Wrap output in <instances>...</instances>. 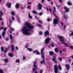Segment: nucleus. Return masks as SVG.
Masks as SVG:
<instances>
[{"mask_svg": "<svg viewBox=\"0 0 73 73\" xmlns=\"http://www.w3.org/2000/svg\"><path fill=\"white\" fill-rule=\"evenodd\" d=\"M64 8L66 12H69V9H68V8L66 7L65 6H64Z\"/></svg>", "mask_w": 73, "mask_h": 73, "instance_id": "nucleus-9", "label": "nucleus"}, {"mask_svg": "<svg viewBox=\"0 0 73 73\" xmlns=\"http://www.w3.org/2000/svg\"><path fill=\"white\" fill-rule=\"evenodd\" d=\"M68 61L69 62H71L72 60L70 59H68Z\"/></svg>", "mask_w": 73, "mask_h": 73, "instance_id": "nucleus-58", "label": "nucleus"}, {"mask_svg": "<svg viewBox=\"0 0 73 73\" xmlns=\"http://www.w3.org/2000/svg\"><path fill=\"white\" fill-rule=\"evenodd\" d=\"M73 36V31L71 33L70 35H69V36L70 37V36Z\"/></svg>", "mask_w": 73, "mask_h": 73, "instance_id": "nucleus-37", "label": "nucleus"}, {"mask_svg": "<svg viewBox=\"0 0 73 73\" xmlns=\"http://www.w3.org/2000/svg\"><path fill=\"white\" fill-rule=\"evenodd\" d=\"M57 66V65H55L54 66V72L55 73H57L58 72V68Z\"/></svg>", "mask_w": 73, "mask_h": 73, "instance_id": "nucleus-4", "label": "nucleus"}, {"mask_svg": "<svg viewBox=\"0 0 73 73\" xmlns=\"http://www.w3.org/2000/svg\"><path fill=\"white\" fill-rule=\"evenodd\" d=\"M42 12H41L39 13V16H42Z\"/></svg>", "mask_w": 73, "mask_h": 73, "instance_id": "nucleus-43", "label": "nucleus"}, {"mask_svg": "<svg viewBox=\"0 0 73 73\" xmlns=\"http://www.w3.org/2000/svg\"><path fill=\"white\" fill-rule=\"evenodd\" d=\"M28 45L27 44H26L25 46V47L26 48H28Z\"/></svg>", "mask_w": 73, "mask_h": 73, "instance_id": "nucleus-52", "label": "nucleus"}, {"mask_svg": "<svg viewBox=\"0 0 73 73\" xmlns=\"http://www.w3.org/2000/svg\"><path fill=\"white\" fill-rule=\"evenodd\" d=\"M44 1H45V0H42V3H44Z\"/></svg>", "mask_w": 73, "mask_h": 73, "instance_id": "nucleus-61", "label": "nucleus"}, {"mask_svg": "<svg viewBox=\"0 0 73 73\" xmlns=\"http://www.w3.org/2000/svg\"><path fill=\"white\" fill-rule=\"evenodd\" d=\"M44 47H43L41 50L40 54H41V57L42 58H44Z\"/></svg>", "mask_w": 73, "mask_h": 73, "instance_id": "nucleus-3", "label": "nucleus"}, {"mask_svg": "<svg viewBox=\"0 0 73 73\" xmlns=\"http://www.w3.org/2000/svg\"><path fill=\"white\" fill-rule=\"evenodd\" d=\"M0 73H3V70H0Z\"/></svg>", "mask_w": 73, "mask_h": 73, "instance_id": "nucleus-39", "label": "nucleus"}, {"mask_svg": "<svg viewBox=\"0 0 73 73\" xmlns=\"http://www.w3.org/2000/svg\"><path fill=\"white\" fill-rule=\"evenodd\" d=\"M53 8H54V12L56 13V8H55V7H53Z\"/></svg>", "mask_w": 73, "mask_h": 73, "instance_id": "nucleus-41", "label": "nucleus"}, {"mask_svg": "<svg viewBox=\"0 0 73 73\" xmlns=\"http://www.w3.org/2000/svg\"><path fill=\"white\" fill-rule=\"evenodd\" d=\"M1 51H2V52H3V51L4 50V48L3 46H2L1 47Z\"/></svg>", "mask_w": 73, "mask_h": 73, "instance_id": "nucleus-32", "label": "nucleus"}, {"mask_svg": "<svg viewBox=\"0 0 73 73\" xmlns=\"http://www.w3.org/2000/svg\"><path fill=\"white\" fill-rule=\"evenodd\" d=\"M9 23L10 24H12V20H11L9 19Z\"/></svg>", "mask_w": 73, "mask_h": 73, "instance_id": "nucleus-34", "label": "nucleus"}, {"mask_svg": "<svg viewBox=\"0 0 73 73\" xmlns=\"http://www.w3.org/2000/svg\"><path fill=\"white\" fill-rule=\"evenodd\" d=\"M15 49H16L17 50H18V47L16 46L15 47Z\"/></svg>", "mask_w": 73, "mask_h": 73, "instance_id": "nucleus-55", "label": "nucleus"}, {"mask_svg": "<svg viewBox=\"0 0 73 73\" xmlns=\"http://www.w3.org/2000/svg\"><path fill=\"white\" fill-rule=\"evenodd\" d=\"M34 28V26L30 24L29 22H26L25 26L21 29L22 33L25 35H31L30 31Z\"/></svg>", "mask_w": 73, "mask_h": 73, "instance_id": "nucleus-1", "label": "nucleus"}, {"mask_svg": "<svg viewBox=\"0 0 73 73\" xmlns=\"http://www.w3.org/2000/svg\"><path fill=\"white\" fill-rule=\"evenodd\" d=\"M49 35V32L47 31H45L44 33V35L45 36H47V35Z\"/></svg>", "mask_w": 73, "mask_h": 73, "instance_id": "nucleus-8", "label": "nucleus"}, {"mask_svg": "<svg viewBox=\"0 0 73 73\" xmlns=\"http://www.w3.org/2000/svg\"><path fill=\"white\" fill-rule=\"evenodd\" d=\"M47 21H50V19L48 18L47 19Z\"/></svg>", "mask_w": 73, "mask_h": 73, "instance_id": "nucleus-54", "label": "nucleus"}, {"mask_svg": "<svg viewBox=\"0 0 73 73\" xmlns=\"http://www.w3.org/2000/svg\"><path fill=\"white\" fill-rule=\"evenodd\" d=\"M49 54H50V55H51V56H52V55H53V52L52 51H50L49 52Z\"/></svg>", "mask_w": 73, "mask_h": 73, "instance_id": "nucleus-26", "label": "nucleus"}, {"mask_svg": "<svg viewBox=\"0 0 73 73\" xmlns=\"http://www.w3.org/2000/svg\"><path fill=\"white\" fill-rule=\"evenodd\" d=\"M69 47L71 49H73V46H69Z\"/></svg>", "mask_w": 73, "mask_h": 73, "instance_id": "nucleus-49", "label": "nucleus"}, {"mask_svg": "<svg viewBox=\"0 0 73 73\" xmlns=\"http://www.w3.org/2000/svg\"><path fill=\"white\" fill-rule=\"evenodd\" d=\"M11 50L12 51V52H13V51L14 50V45H11Z\"/></svg>", "mask_w": 73, "mask_h": 73, "instance_id": "nucleus-15", "label": "nucleus"}, {"mask_svg": "<svg viewBox=\"0 0 73 73\" xmlns=\"http://www.w3.org/2000/svg\"><path fill=\"white\" fill-rule=\"evenodd\" d=\"M42 34H43V33H42V32L41 31H40L39 33V35H42Z\"/></svg>", "mask_w": 73, "mask_h": 73, "instance_id": "nucleus-29", "label": "nucleus"}, {"mask_svg": "<svg viewBox=\"0 0 73 73\" xmlns=\"http://www.w3.org/2000/svg\"><path fill=\"white\" fill-rule=\"evenodd\" d=\"M27 49L29 52H32V51H33V50H32V49L31 48H27Z\"/></svg>", "mask_w": 73, "mask_h": 73, "instance_id": "nucleus-16", "label": "nucleus"}, {"mask_svg": "<svg viewBox=\"0 0 73 73\" xmlns=\"http://www.w3.org/2000/svg\"><path fill=\"white\" fill-rule=\"evenodd\" d=\"M42 7V6H41V4H39L38 5V8L39 9V10H41V9Z\"/></svg>", "mask_w": 73, "mask_h": 73, "instance_id": "nucleus-12", "label": "nucleus"}, {"mask_svg": "<svg viewBox=\"0 0 73 73\" xmlns=\"http://www.w3.org/2000/svg\"><path fill=\"white\" fill-rule=\"evenodd\" d=\"M29 17L30 19H32V17L30 13L29 14Z\"/></svg>", "mask_w": 73, "mask_h": 73, "instance_id": "nucleus-27", "label": "nucleus"}, {"mask_svg": "<svg viewBox=\"0 0 73 73\" xmlns=\"http://www.w3.org/2000/svg\"><path fill=\"white\" fill-rule=\"evenodd\" d=\"M40 63H41L42 64L43 63L44 64V65H45V60L43 59V60L42 61L40 62Z\"/></svg>", "mask_w": 73, "mask_h": 73, "instance_id": "nucleus-20", "label": "nucleus"}, {"mask_svg": "<svg viewBox=\"0 0 73 73\" xmlns=\"http://www.w3.org/2000/svg\"><path fill=\"white\" fill-rule=\"evenodd\" d=\"M27 8H28V9H29V8H30V6H27Z\"/></svg>", "mask_w": 73, "mask_h": 73, "instance_id": "nucleus-57", "label": "nucleus"}, {"mask_svg": "<svg viewBox=\"0 0 73 73\" xmlns=\"http://www.w3.org/2000/svg\"><path fill=\"white\" fill-rule=\"evenodd\" d=\"M10 38L11 40H13V37L12 36V35H10Z\"/></svg>", "mask_w": 73, "mask_h": 73, "instance_id": "nucleus-31", "label": "nucleus"}, {"mask_svg": "<svg viewBox=\"0 0 73 73\" xmlns=\"http://www.w3.org/2000/svg\"><path fill=\"white\" fill-rule=\"evenodd\" d=\"M32 12L34 14H36V13H37L36 11H33Z\"/></svg>", "mask_w": 73, "mask_h": 73, "instance_id": "nucleus-35", "label": "nucleus"}, {"mask_svg": "<svg viewBox=\"0 0 73 73\" xmlns=\"http://www.w3.org/2000/svg\"><path fill=\"white\" fill-rule=\"evenodd\" d=\"M7 4V7H8L9 8H10V7H11V3H8Z\"/></svg>", "mask_w": 73, "mask_h": 73, "instance_id": "nucleus-22", "label": "nucleus"}, {"mask_svg": "<svg viewBox=\"0 0 73 73\" xmlns=\"http://www.w3.org/2000/svg\"><path fill=\"white\" fill-rule=\"evenodd\" d=\"M11 15H12L13 16H15V12L14 11H13L11 13Z\"/></svg>", "mask_w": 73, "mask_h": 73, "instance_id": "nucleus-28", "label": "nucleus"}, {"mask_svg": "<svg viewBox=\"0 0 73 73\" xmlns=\"http://www.w3.org/2000/svg\"><path fill=\"white\" fill-rule=\"evenodd\" d=\"M58 58L60 61H62V58L61 57H59Z\"/></svg>", "mask_w": 73, "mask_h": 73, "instance_id": "nucleus-38", "label": "nucleus"}, {"mask_svg": "<svg viewBox=\"0 0 73 73\" xmlns=\"http://www.w3.org/2000/svg\"><path fill=\"white\" fill-rule=\"evenodd\" d=\"M65 66L67 68V70H69V68H70V66L66 64L65 65Z\"/></svg>", "mask_w": 73, "mask_h": 73, "instance_id": "nucleus-13", "label": "nucleus"}, {"mask_svg": "<svg viewBox=\"0 0 73 73\" xmlns=\"http://www.w3.org/2000/svg\"><path fill=\"white\" fill-rule=\"evenodd\" d=\"M7 29V28L6 27H5V28L3 29V30L4 31H6Z\"/></svg>", "mask_w": 73, "mask_h": 73, "instance_id": "nucleus-53", "label": "nucleus"}, {"mask_svg": "<svg viewBox=\"0 0 73 73\" xmlns=\"http://www.w3.org/2000/svg\"><path fill=\"white\" fill-rule=\"evenodd\" d=\"M36 54H37L38 55H39L40 54V52L38 51V50H36Z\"/></svg>", "mask_w": 73, "mask_h": 73, "instance_id": "nucleus-33", "label": "nucleus"}, {"mask_svg": "<svg viewBox=\"0 0 73 73\" xmlns=\"http://www.w3.org/2000/svg\"><path fill=\"white\" fill-rule=\"evenodd\" d=\"M0 12L1 14V15H3V13H2V11H0Z\"/></svg>", "mask_w": 73, "mask_h": 73, "instance_id": "nucleus-51", "label": "nucleus"}, {"mask_svg": "<svg viewBox=\"0 0 73 73\" xmlns=\"http://www.w3.org/2000/svg\"><path fill=\"white\" fill-rule=\"evenodd\" d=\"M36 70V68H33L32 73H33V72H35V71Z\"/></svg>", "mask_w": 73, "mask_h": 73, "instance_id": "nucleus-30", "label": "nucleus"}, {"mask_svg": "<svg viewBox=\"0 0 73 73\" xmlns=\"http://www.w3.org/2000/svg\"><path fill=\"white\" fill-rule=\"evenodd\" d=\"M33 67H34L35 68H37V62H36V61H34L33 62Z\"/></svg>", "mask_w": 73, "mask_h": 73, "instance_id": "nucleus-7", "label": "nucleus"}, {"mask_svg": "<svg viewBox=\"0 0 73 73\" xmlns=\"http://www.w3.org/2000/svg\"><path fill=\"white\" fill-rule=\"evenodd\" d=\"M38 21L39 23H42V21H41V20H39Z\"/></svg>", "mask_w": 73, "mask_h": 73, "instance_id": "nucleus-46", "label": "nucleus"}, {"mask_svg": "<svg viewBox=\"0 0 73 73\" xmlns=\"http://www.w3.org/2000/svg\"><path fill=\"white\" fill-rule=\"evenodd\" d=\"M36 50H35V51H34L33 52V53H36Z\"/></svg>", "mask_w": 73, "mask_h": 73, "instance_id": "nucleus-60", "label": "nucleus"}, {"mask_svg": "<svg viewBox=\"0 0 73 73\" xmlns=\"http://www.w3.org/2000/svg\"><path fill=\"white\" fill-rule=\"evenodd\" d=\"M15 62L16 63H19L20 62V60L19 59H17L15 61Z\"/></svg>", "mask_w": 73, "mask_h": 73, "instance_id": "nucleus-25", "label": "nucleus"}, {"mask_svg": "<svg viewBox=\"0 0 73 73\" xmlns=\"http://www.w3.org/2000/svg\"><path fill=\"white\" fill-rule=\"evenodd\" d=\"M8 55L10 57H13V55L11 53H10L8 54Z\"/></svg>", "mask_w": 73, "mask_h": 73, "instance_id": "nucleus-21", "label": "nucleus"}, {"mask_svg": "<svg viewBox=\"0 0 73 73\" xmlns=\"http://www.w3.org/2000/svg\"><path fill=\"white\" fill-rule=\"evenodd\" d=\"M6 34V32H5V31H3L2 34V36H5V35Z\"/></svg>", "mask_w": 73, "mask_h": 73, "instance_id": "nucleus-17", "label": "nucleus"}, {"mask_svg": "<svg viewBox=\"0 0 73 73\" xmlns=\"http://www.w3.org/2000/svg\"><path fill=\"white\" fill-rule=\"evenodd\" d=\"M52 13H53V15H54V16H55V17H56V18H57V16H56V14H55V13H54L53 12Z\"/></svg>", "mask_w": 73, "mask_h": 73, "instance_id": "nucleus-36", "label": "nucleus"}, {"mask_svg": "<svg viewBox=\"0 0 73 73\" xmlns=\"http://www.w3.org/2000/svg\"><path fill=\"white\" fill-rule=\"evenodd\" d=\"M70 57H71V58H73V55L71 56Z\"/></svg>", "mask_w": 73, "mask_h": 73, "instance_id": "nucleus-63", "label": "nucleus"}, {"mask_svg": "<svg viewBox=\"0 0 73 73\" xmlns=\"http://www.w3.org/2000/svg\"><path fill=\"white\" fill-rule=\"evenodd\" d=\"M67 4H68V5L70 6L72 5V3L70 1H68L67 2Z\"/></svg>", "mask_w": 73, "mask_h": 73, "instance_id": "nucleus-18", "label": "nucleus"}, {"mask_svg": "<svg viewBox=\"0 0 73 73\" xmlns=\"http://www.w3.org/2000/svg\"><path fill=\"white\" fill-rule=\"evenodd\" d=\"M58 37L59 38H60V41H61L62 42V44H64V45H65L66 46V47H68V44H67L66 43H65V41L64 40V39H63V38L62 36H58Z\"/></svg>", "mask_w": 73, "mask_h": 73, "instance_id": "nucleus-2", "label": "nucleus"}, {"mask_svg": "<svg viewBox=\"0 0 73 73\" xmlns=\"http://www.w3.org/2000/svg\"><path fill=\"white\" fill-rule=\"evenodd\" d=\"M60 3H62V0H59Z\"/></svg>", "mask_w": 73, "mask_h": 73, "instance_id": "nucleus-62", "label": "nucleus"}, {"mask_svg": "<svg viewBox=\"0 0 73 73\" xmlns=\"http://www.w3.org/2000/svg\"><path fill=\"white\" fill-rule=\"evenodd\" d=\"M52 61L55 63V64H57V62L56 61V57L54 56L53 58H52Z\"/></svg>", "mask_w": 73, "mask_h": 73, "instance_id": "nucleus-10", "label": "nucleus"}, {"mask_svg": "<svg viewBox=\"0 0 73 73\" xmlns=\"http://www.w3.org/2000/svg\"><path fill=\"white\" fill-rule=\"evenodd\" d=\"M38 73V71H35V73Z\"/></svg>", "mask_w": 73, "mask_h": 73, "instance_id": "nucleus-64", "label": "nucleus"}, {"mask_svg": "<svg viewBox=\"0 0 73 73\" xmlns=\"http://www.w3.org/2000/svg\"><path fill=\"white\" fill-rule=\"evenodd\" d=\"M11 30L12 31H15V29L14 28H11Z\"/></svg>", "mask_w": 73, "mask_h": 73, "instance_id": "nucleus-47", "label": "nucleus"}, {"mask_svg": "<svg viewBox=\"0 0 73 73\" xmlns=\"http://www.w3.org/2000/svg\"><path fill=\"white\" fill-rule=\"evenodd\" d=\"M49 40H50V39L49 37H48L46 38L45 40V44H46L49 43Z\"/></svg>", "mask_w": 73, "mask_h": 73, "instance_id": "nucleus-6", "label": "nucleus"}, {"mask_svg": "<svg viewBox=\"0 0 73 73\" xmlns=\"http://www.w3.org/2000/svg\"><path fill=\"white\" fill-rule=\"evenodd\" d=\"M11 18L12 19V20H14L15 18H14V17H13V16Z\"/></svg>", "mask_w": 73, "mask_h": 73, "instance_id": "nucleus-48", "label": "nucleus"}, {"mask_svg": "<svg viewBox=\"0 0 73 73\" xmlns=\"http://www.w3.org/2000/svg\"><path fill=\"white\" fill-rule=\"evenodd\" d=\"M43 71V70H41L40 71V73H42V71Z\"/></svg>", "mask_w": 73, "mask_h": 73, "instance_id": "nucleus-50", "label": "nucleus"}, {"mask_svg": "<svg viewBox=\"0 0 73 73\" xmlns=\"http://www.w3.org/2000/svg\"><path fill=\"white\" fill-rule=\"evenodd\" d=\"M4 62L6 64H7V63H8V59L7 58L5 59L4 60Z\"/></svg>", "mask_w": 73, "mask_h": 73, "instance_id": "nucleus-19", "label": "nucleus"}, {"mask_svg": "<svg viewBox=\"0 0 73 73\" xmlns=\"http://www.w3.org/2000/svg\"><path fill=\"white\" fill-rule=\"evenodd\" d=\"M37 27H41V26L40 25L37 24L36 25Z\"/></svg>", "mask_w": 73, "mask_h": 73, "instance_id": "nucleus-44", "label": "nucleus"}, {"mask_svg": "<svg viewBox=\"0 0 73 73\" xmlns=\"http://www.w3.org/2000/svg\"><path fill=\"white\" fill-rule=\"evenodd\" d=\"M54 50L56 53H58V49L57 48H55L54 49Z\"/></svg>", "mask_w": 73, "mask_h": 73, "instance_id": "nucleus-23", "label": "nucleus"}, {"mask_svg": "<svg viewBox=\"0 0 73 73\" xmlns=\"http://www.w3.org/2000/svg\"><path fill=\"white\" fill-rule=\"evenodd\" d=\"M53 23L54 24H57L58 23V19L56 18L54 19L53 21Z\"/></svg>", "mask_w": 73, "mask_h": 73, "instance_id": "nucleus-5", "label": "nucleus"}, {"mask_svg": "<svg viewBox=\"0 0 73 73\" xmlns=\"http://www.w3.org/2000/svg\"><path fill=\"white\" fill-rule=\"evenodd\" d=\"M58 68L60 70H62V68H61V65H59L58 66Z\"/></svg>", "mask_w": 73, "mask_h": 73, "instance_id": "nucleus-24", "label": "nucleus"}, {"mask_svg": "<svg viewBox=\"0 0 73 73\" xmlns=\"http://www.w3.org/2000/svg\"><path fill=\"white\" fill-rule=\"evenodd\" d=\"M25 57L24 56H23V59H22L23 60H25Z\"/></svg>", "mask_w": 73, "mask_h": 73, "instance_id": "nucleus-40", "label": "nucleus"}, {"mask_svg": "<svg viewBox=\"0 0 73 73\" xmlns=\"http://www.w3.org/2000/svg\"><path fill=\"white\" fill-rule=\"evenodd\" d=\"M56 7H58V8H59V7H60V5H57V4H56Z\"/></svg>", "mask_w": 73, "mask_h": 73, "instance_id": "nucleus-45", "label": "nucleus"}, {"mask_svg": "<svg viewBox=\"0 0 73 73\" xmlns=\"http://www.w3.org/2000/svg\"><path fill=\"white\" fill-rule=\"evenodd\" d=\"M8 49H9V48H7L4 51V52L5 53V52H6L7 51V50H8Z\"/></svg>", "mask_w": 73, "mask_h": 73, "instance_id": "nucleus-42", "label": "nucleus"}, {"mask_svg": "<svg viewBox=\"0 0 73 73\" xmlns=\"http://www.w3.org/2000/svg\"><path fill=\"white\" fill-rule=\"evenodd\" d=\"M64 19H66H66H68V15H66V14H64Z\"/></svg>", "mask_w": 73, "mask_h": 73, "instance_id": "nucleus-14", "label": "nucleus"}, {"mask_svg": "<svg viewBox=\"0 0 73 73\" xmlns=\"http://www.w3.org/2000/svg\"><path fill=\"white\" fill-rule=\"evenodd\" d=\"M5 40L6 41H8V40H9V39H8V38H6L5 39Z\"/></svg>", "mask_w": 73, "mask_h": 73, "instance_id": "nucleus-56", "label": "nucleus"}, {"mask_svg": "<svg viewBox=\"0 0 73 73\" xmlns=\"http://www.w3.org/2000/svg\"><path fill=\"white\" fill-rule=\"evenodd\" d=\"M66 49L65 48L64 49L62 50V52H64Z\"/></svg>", "mask_w": 73, "mask_h": 73, "instance_id": "nucleus-59", "label": "nucleus"}, {"mask_svg": "<svg viewBox=\"0 0 73 73\" xmlns=\"http://www.w3.org/2000/svg\"><path fill=\"white\" fill-rule=\"evenodd\" d=\"M15 8L17 9L19 8V3H17L15 6Z\"/></svg>", "mask_w": 73, "mask_h": 73, "instance_id": "nucleus-11", "label": "nucleus"}]
</instances>
